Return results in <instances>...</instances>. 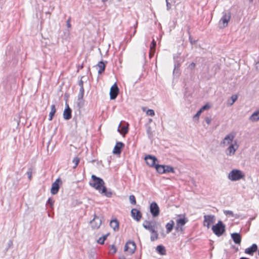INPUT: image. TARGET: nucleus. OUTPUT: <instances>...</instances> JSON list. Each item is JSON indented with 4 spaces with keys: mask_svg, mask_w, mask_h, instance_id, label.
Wrapping results in <instances>:
<instances>
[{
    "mask_svg": "<svg viewBox=\"0 0 259 259\" xmlns=\"http://www.w3.org/2000/svg\"><path fill=\"white\" fill-rule=\"evenodd\" d=\"M129 199L132 204L135 205L136 204V199L134 195H131L129 197Z\"/></svg>",
    "mask_w": 259,
    "mask_h": 259,
    "instance_id": "72a5a7b5",
    "label": "nucleus"
},
{
    "mask_svg": "<svg viewBox=\"0 0 259 259\" xmlns=\"http://www.w3.org/2000/svg\"><path fill=\"white\" fill-rule=\"evenodd\" d=\"M151 222L148 221H145L143 224V227H144V225H151Z\"/></svg>",
    "mask_w": 259,
    "mask_h": 259,
    "instance_id": "bf43d9fd",
    "label": "nucleus"
},
{
    "mask_svg": "<svg viewBox=\"0 0 259 259\" xmlns=\"http://www.w3.org/2000/svg\"><path fill=\"white\" fill-rule=\"evenodd\" d=\"M119 94V88L116 84L114 83L111 87L110 91V97L111 100H114L116 98Z\"/></svg>",
    "mask_w": 259,
    "mask_h": 259,
    "instance_id": "0eeeda50",
    "label": "nucleus"
},
{
    "mask_svg": "<svg viewBox=\"0 0 259 259\" xmlns=\"http://www.w3.org/2000/svg\"><path fill=\"white\" fill-rule=\"evenodd\" d=\"M174 225L175 223L172 220H171L169 223L166 224L165 225L166 233L168 234L172 231L174 227Z\"/></svg>",
    "mask_w": 259,
    "mask_h": 259,
    "instance_id": "a878e982",
    "label": "nucleus"
},
{
    "mask_svg": "<svg viewBox=\"0 0 259 259\" xmlns=\"http://www.w3.org/2000/svg\"><path fill=\"white\" fill-rule=\"evenodd\" d=\"M165 173L172 172L175 173V171L173 167L170 165H164Z\"/></svg>",
    "mask_w": 259,
    "mask_h": 259,
    "instance_id": "7c9ffc66",
    "label": "nucleus"
},
{
    "mask_svg": "<svg viewBox=\"0 0 259 259\" xmlns=\"http://www.w3.org/2000/svg\"><path fill=\"white\" fill-rule=\"evenodd\" d=\"M195 66H196V64L194 62H192L188 66V68L189 69L192 71L194 69Z\"/></svg>",
    "mask_w": 259,
    "mask_h": 259,
    "instance_id": "8fccbe9b",
    "label": "nucleus"
},
{
    "mask_svg": "<svg viewBox=\"0 0 259 259\" xmlns=\"http://www.w3.org/2000/svg\"><path fill=\"white\" fill-rule=\"evenodd\" d=\"M121 122L119 124L117 131L121 134H126L128 132V124L125 123L124 124H121Z\"/></svg>",
    "mask_w": 259,
    "mask_h": 259,
    "instance_id": "2eb2a0df",
    "label": "nucleus"
},
{
    "mask_svg": "<svg viewBox=\"0 0 259 259\" xmlns=\"http://www.w3.org/2000/svg\"><path fill=\"white\" fill-rule=\"evenodd\" d=\"M70 20H71V18H69V19L67 20V27L68 28H70L71 27V24H70Z\"/></svg>",
    "mask_w": 259,
    "mask_h": 259,
    "instance_id": "052dcab7",
    "label": "nucleus"
},
{
    "mask_svg": "<svg viewBox=\"0 0 259 259\" xmlns=\"http://www.w3.org/2000/svg\"><path fill=\"white\" fill-rule=\"evenodd\" d=\"M147 114L153 116L155 115L154 111L152 109H148L147 111Z\"/></svg>",
    "mask_w": 259,
    "mask_h": 259,
    "instance_id": "a18cd8bd",
    "label": "nucleus"
},
{
    "mask_svg": "<svg viewBox=\"0 0 259 259\" xmlns=\"http://www.w3.org/2000/svg\"><path fill=\"white\" fill-rule=\"evenodd\" d=\"M158 238V234L156 233L155 234H153V235H151L150 240L151 241H154L157 240Z\"/></svg>",
    "mask_w": 259,
    "mask_h": 259,
    "instance_id": "58836bf2",
    "label": "nucleus"
},
{
    "mask_svg": "<svg viewBox=\"0 0 259 259\" xmlns=\"http://www.w3.org/2000/svg\"><path fill=\"white\" fill-rule=\"evenodd\" d=\"M109 234H107L106 235H103V236L100 237L97 241V242L100 244H103L104 243L105 240L107 239V236Z\"/></svg>",
    "mask_w": 259,
    "mask_h": 259,
    "instance_id": "473e14b6",
    "label": "nucleus"
},
{
    "mask_svg": "<svg viewBox=\"0 0 259 259\" xmlns=\"http://www.w3.org/2000/svg\"><path fill=\"white\" fill-rule=\"evenodd\" d=\"M80 161V159L77 157H75L72 160V162L74 163V166H73V168H75L78 165L79 162Z\"/></svg>",
    "mask_w": 259,
    "mask_h": 259,
    "instance_id": "e433bc0d",
    "label": "nucleus"
},
{
    "mask_svg": "<svg viewBox=\"0 0 259 259\" xmlns=\"http://www.w3.org/2000/svg\"><path fill=\"white\" fill-rule=\"evenodd\" d=\"M202 112L200 111V110L199 109L197 112V113L195 114V115L194 116V118H197V119H198L199 116L200 115V114H201Z\"/></svg>",
    "mask_w": 259,
    "mask_h": 259,
    "instance_id": "3c124183",
    "label": "nucleus"
},
{
    "mask_svg": "<svg viewBox=\"0 0 259 259\" xmlns=\"http://www.w3.org/2000/svg\"><path fill=\"white\" fill-rule=\"evenodd\" d=\"M249 119L252 121L255 122L259 120V110L254 112L249 118Z\"/></svg>",
    "mask_w": 259,
    "mask_h": 259,
    "instance_id": "b1692460",
    "label": "nucleus"
},
{
    "mask_svg": "<svg viewBox=\"0 0 259 259\" xmlns=\"http://www.w3.org/2000/svg\"><path fill=\"white\" fill-rule=\"evenodd\" d=\"M84 88L83 87V88H80L79 93H81V94H84Z\"/></svg>",
    "mask_w": 259,
    "mask_h": 259,
    "instance_id": "e2e57ef3",
    "label": "nucleus"
},
{
    "mask_svg": "<svg viewBox=\"0 0 259 259\" xmlns=\"http://www.w3.org/2000/svg\"><path fill=\"white\" fill-rule=\"evenodd\" d=\"M136 249V245L135 242L128 241L124 246V251H128L131 254L135 252Z\"/></svg>",
    "mask_w": 259,
    "mask_h": 259,
    "instance_id": "39448f33",
    "label": "nucleus"
},
{
    "mask_svg": "<svg viewBox=\"0 0 259 259\" xmlns=\"http://www.w3.org/2000/svg\"><path fill=\"white\" fill-rule=\"evenodd\" d=\"M237 95H233L231 97L232 100V102L230 103L231 105H232L237 100Z\"/></svg>",
    "mask_w": 259,
    "mask_h": 259,
    "instance_id": "49530a36",
    "label": "nucleus"
},
{
    "mask_svg": "<svg viewBox=\"0 0 259 259\" xmlns=\"http://www.w3.org/2000/svg\"><path fill=\"white\" fill-rule=\"evenodd\" d=\"M233 241L238 244H240L241 241V236L239 233H233L231 235Z\"/></svg>",
    "mask_w": 259,
    "mask_h": 259,
    "instance_id": "a211bd4d",
    "label": "nucleus"
},
{
    "mask_svg": "<svg viewBox=\"0 0 259 259\" xmlns=\"http://www.w3.org/2000/svg\"><path fill=\"white\" fill-rule=\"evenodd\" d=\"M257 250V245L254 243L250 247L245 249L244 252L246 254L252 255Z\"/></svg>",
    "mask_w": 259,
    "mask_h": 259,
    "instance_id": "dca6fc26",
    "label": "nucleus"
},
{
    "mask_svg": "<svg viewBox=\"0 0 259 259\" xmlns=\"http://www.w3.org/2000/svg\"><path fill=\"white\" fill-rule=\"evenodd\" d=\"M117 250L115 246L114 245H112L110 249V252L111 253L114 254L116 253Z\"/></svg>",
    "mask_w": 259,
    "mask_h": 259,
    "instance_id": "a19ab883",
    "label": "nucleus"
},
{
    "mask_svg": "<svg viewBox=\"0 0 259 259\" xmlns=\"http://www.w3.org/2000/svg\"><path fill=\"white\" fill-rule=\"evenodd\" d=\"M155 168L158 173H159V174H164L165 173L164 165H160V164H157L155 166Z\"/></svg>",
    "mask_w": 259,
    "mask_h": 259,
    "instance_id": "bb28decb",
    "label": "nucleus"
},
{
    "mask_svg": "<svg viewBox=\"0 0 259 259\" xmlns=\"http://www.w3.org/2000/svg\"><path fill=\"white\" fill-rule=\"evenodd\" d=\"M150 211L153 217L155 218L159 215L160 209L156 202L153 201L150 204Z\"/></svg>",
    "mask_w": 259,
    "mask_h": 259,
    "instance_id": "20e7f679",
    "label": "nucleus"
},
{
    "mask_svg": "<svg viewBox=\"0 0 259 259\" xmlns=\"http://www.w3.org/2000/svg\"><path fill=\"white\" fill-rule=\"evenodd\" d=\"M144 228L145 229L149 230L152 234H155L157 233V231L155 229L154 225H144Z\"/></svg>",
    "mask_w": 259,
    "mask_h": 259,
    "instance_id": "c85d7f7f",
    "label": "nucleus"
},
{
    "mask_svg": "<svg viewBox=\"0 0 259 259\" xmlns=\"http://www.w3.org/2000/svg\"><path fill=\"white\" fill-rule=\"evenodd\" d=\"M26 175L28 179L31 180L32 178V169L31 168H29L28 171L26 172Z\"/></svg>",
    "mask_w": 259,
    "mask_h": 259,
    "instance_id": "c03bdc74",
    "label": "nucleus"
},
{
    "mask_svg": "<svg viewBox=\"0 0 259 259\" xmlns=\"http://www.w3.org/2000/svg\"><path fill=\"white\" fill-rule=\"evenodd\" d=\"M110 225L114 231H117L119 230V222L116 219H114L110 221Z\"/></svg>",
    "mask_w": 259,
    "mask_h": 259,
    "instance_id": "412c9836",
    "label": "nucleus"
},
{
    "mask_svg": "<svg viewBox=\"0 0 259 259\" xmlns=\"http://www.w3.org/2000/svg\"><path fill=\"white\" fill-rule=\"evenodd\" d=\"M234 137L235 135L233 134H229L224 139L223 143L224 144H225V143H227V144H230L233 141Z\"/></svg>",
    "mask_w": 259,
    "mask_h": 259,
    "instance_id": "aec40b11",
    "label": "nucleus"
},
{
    "mask_svg": "<svg viewBox=\"0 0 259 259\" xmlns=\"http://www.w3.org/2000/svg\"><path fill=\"white\" fill-rule=\"evenodd\" d=\"M54 201L52 198H49L47 202V205H50L52 209H53Z\"/></svg>",
    "mask_w": 259,
    "mask_h": 259,
    "instance_id": "f704fd0d",
    "label": "nucleus"
},
{
    "mask_svg": "<svg viewBox=\"0 0 259 259\" xmlns=\"http://www.w3.org/2000/svg\"><path fill=\"white\" fill-rule=\"evenodd\" d=\"M83 67V64H82L81 65L78 66V69H82Z\"/></svg>",
    "mask_w": 259,
    "mask_h": 259,
    "instance_id": "0e129e2a",
    "label": "nucleus"
},
{
    "mask_svg": "<svg viewBox=\"0 0 259 259\" xmlns=\"http://www.w3.org/2000/svg\"><path fill=\"white\" fill-rule=\"evenodd\" d=\"M166 9H167V10H169L171 8V5L168 2V0H166Z\"/></svg>",
    "mask_w": 259,
    "mask_h": 259,
    "instance_id": "13d9d810",
    "label": "nucleus"
},
{
    "mask_svg": "<svg viewBox=\"0 0 259 259\" xmlns=\"http://www.w3.org/2000/svg\"><path fill=\"white\" fill-rule=\"evenodd\" d=\"M188 34L189 35V39L190 42L191 43V45L195 44L197 41L196 40H193L192 39V36L191 35L189 29L188 30Z\"/></svg>",
    "mask_w": 259,
    "mask_h": 259,
    "instance_id": "37998d69",
    "label": "nucleus"
},
{
    "mask_svg": "<svg viewBox=\"0 0 259 259\" xmlns=\"http://www.w3.org/2000/svg\"><path fill=\"white\" fill-rule=\"evenodd\" d=\"M76 104H77V107L79 109H80V108H82L84 106V100H83V99H77V100L76 102Z\"/></svg>",
    "mask_w": 259,
    "mask_h": 259,
    "instance_id": "2f4dec72",
    "label": "nucleus"
},
{
    "mask_svg": "<svg viewBox=\"0 0 259 259\" xmlns=\"http://www.w3.org/2000/svg\"><path fill=\"white\" fill-rule=\"evenodd\" d=\"M230 12H228V13H225L221 19L220 22H222L224 27H226L228 25V22L230 21Z\"/></svg>",
    "mask_w": 259,
    "mask_h": 259,
    "instance_id": "4468645a",
    "label": "nucleus"
},
{
    "mask_svg": "<svg viewBox=\"0 0 259 259\" xmlns=\"http://www.w3.org/2000/svg\"><path fill=\"white\" fill-rule=\"evenodd\" d=\"M84 96V94L79 93L78 95L77 99H83Z\"/></svg>",
    "mask_w": 259,
    "mask_h": 259,
    "instance_id": "680f3d73",
    "label": "nucleus"
},
{
    "mask_svg": "<svg viewBox=\"0 0 259 259\" xmlns=\"http://www.w3.org/2000/svg\"><path fill=\"white\" fill-rule=\"evenodd\" d=\"M119 259H126L124 256L119 257Z\"/></svg>",
    "mask_w": 259,
    "mask_h": 259,
    "instance_id": "338daca9",
    "label": "nucleus"
},
{
    "mask_svg": "<svg viewBox=\"0 0 259 259\" xmlns=\"http://www.w3.org/2000/svg\"><path fill=\"white\" fill-rule=\"evenodd\" d=\"M103 195L107 197H111L112 195V192L110 189L108 190L107 188L103 185L100 189V191H99Z\"/></svg>",
    "mask_w": 259,
    "mask_h": 259,
    "instance_id": "f3484780",
    "label": "nucleus"
},
{
    "mask_svg": "<svg viewBox=\"0 0 259 259\" xmlns=\"http://www.w3.org/2000/svg\"><path fill=\"white\" fill-rule=\"evenodd\" d=\"M13 241L12 240H10L8 243V247L6 248V250H8L9 248L13 246Z\"/></svg>",
    "mask_w": 259,
    "mask_h": 259,
    "instance_id": "5fc2aeb1",
    "label": "nucleus"
},
{
    "mask_svg": "<svg viewBox=\"0 0 259 259\" xmlns=\"http://www.w3.org/2000/svg\"><path fill=\"white\" fill-rule=\"evenodd\" d=\"M84 77L83 76H82L81 77V79L79 81V82H78V85L80 87V88H83V80H82V79Z\"/></svg>",
    "mask_w": 259,
    "mask_h": 259,
    "instance_id": "864d4df0",
    "label": "nucleus"
},
{
    "mask_svg": "<svg viewBox=\"0 0 259 259\" xmlns=\"http://www.w3.org/2000/svg\"><path fill=\"white\" fill-rule=\"evenodd\" d=\"M56 112V109L55 105H52L51 107V112L49 113V120L51 121Z\"/></svg>",
    "mask_w": 259,
    "mask_h": 259,
    "instance_id": "cd10ccee",
    "label": "nucleus"
},
{
    "mask_svg": "<svg viewBox=\"0 0 259 259\" xmlns=\"http://www.w3.org/2000/svg\"><path fill=\"white\" fill-rule=\"evenodd\" d=\"M175 230L177 232H183V226H177L176 225V226H175Z\"/></svg>",
    "mask_w": 259,
    "mask_h": 259,
    "instance_id": "09e8293b",
    "label": "nucleus"
},
{
    "mask_svg": "<svg viewBox=\"0 0 259 259\" xmlns=\"http://www.w3.org/2000/svg\"><path fill=\"white\" fill-rule=\"evenodd\" d=\"M205 121L207 124H210L211 121V119L210 117H207L205 118Z\"/></svg>",
    "mask_w": 259,
    "mask_h": 259,
    "instance_id": "4d7b16f0",
    "label": "nucleus"
},
{
    "mask_svg": "<svg viewBox=\"0 0 259 259\" xmlns=\"http://www.w3.org/2000/svg\"><path fill=\"white\" fill-rule=\"evenodd\" d=\"M97 67H98L99 69L98 70V74H101L103 72H104L106 68V64L103 61H100L98 64L97 65Z\"/></svg>",
    "mask_w": 259,
    "mask_h": 259,
    "instance_id": "4be33fe9",
    "label": "nucleus"
},
{
    "mask_svg": "<svg viewBox=\"0 0 259 259\" xmlns=\"http://www.w3.org/2000/svg\"><path fill=\"white\" fill-rule=\"evenodd\" d=\"M156 250L160 255H163L166 254L165 248L162 245H158L156 248Z\"/></svg>",
    "mask_w": 259,
    "mask_h": 259,
    "instance_id": "393cba45",
    "label": "nucleus"
},
{
    "mask_svg": "<svg viewBox=\"0 0 259 259\" xmlns=\"http://www.w3.org/2000/svg\"><path fill=\"white\" fill-rule=\"evenodd\" d=\"M63 118L65 120H68L72 117V110L70 108H65L63 114Z\"/></svg>",
    "mask_w": 259,
    "mask_h": 259,
    "instance_id": "6ab92c4d",
    "label": "nucleus"
},
{
    "mask_svg": "<svg viewBox=\"0 0 259 259\" xmlns=\"http://www.w3.org/2000/svg\"><path fill=\"white\" fill-rule=\"evenodd\" d=\"M180 74V69L174 68L173 70V74L176 75H179Z\"/></svg>",
    "mask_w": 259,
    "mask_h": 259,
    "instance_id": "de8ad7c7",
    "label": "nucleus"
},
{
    "mask_svg": "<svg viewBox=\"0 0 259 259\" xmlns=\"http://www.w3.org/2000/svg\"><path fill=\"white\" fill-rule=\"evenodd\" d=\"M224 213L226 215H229V216H231V217H234L233 212L232 211H231V210H224Z\"/></svg>",
    "mask_w": 259,
    "mask_h": 259,
    "instance_id": "79ce46f5",
    "label": "nucleus"
},
{
    "mask_svg": "<svg viewBox=\"0 0 259 259\" xmlns=\"http://www.w3.org/2000/svg\"><path fill=\"white\" fill-rule=\"evenodd\" d=\"M146 132L148 135V138L150 139H151L153 138V132L152 131V128L150 125L146 126Z\"/></svg>",
    "mask_w": 259,
    "mask_h": 259,
    "instance_id": "c756f323",
    "label": "nucleus"
},
{
    "mask_svg": "<svg viewBox=\"0 0 259 259\" xmlns=\"http://www.w3.org/2000/svg\"><path fill=\"white\" fill-rule=\"evenodd\" d=\"M176 58H178V56H174V59L175 60L174 68L179 69V67L181 65V63L179 61L176 60Z\"/></svg>",
    "mask_w": 259,
    "mask_h": 259,
    "instance_id": "c9c22d12",
    "label": "nucleus"
},
{
    "mask_svg": "<svg viewBox=\"0 0 259 259\" xmlns=\"http://www.w3.org/2000/svg\"><path fill=\"white\" fill-rule=\"evenodd\" d=\"M60 183H62V181L60 178L57 179L52 185L51 192L52 194H56L60 189Z\"/></svg>",
    "mask_w": 259,
    "mask_h": 259,
    "instance_id": "6e6552de",
    "label": "nucleus"
},
{
    "mask_svg": "<svg viewBox=\"0 0 259 259\" xmlns=\"http://www.w3.org/2000/svg\"><path fill=\"white\" fill-rule=\"evenodd\" d=\"M131 212L132 217L137 222H139L140 221L142 217V214L139 210L136 208H133L131 210Z\"/></svg>",
    "mask_w": 259,
    "mask_h": 259,
    "instance_id": "f8f14e48",
    "label": "nucleus"
},
{
    "mask_svg": "<svg viewBox=\"0 0 259 259\" xmlns=\"http://www.w3.org/2000/svg\"><path fill=\"white\" fill-rule=\"evenodd\" d=\"M65 108H70L69 105L67 103L65 104Z\"/></svg>",
    "mask_w": 259,
    "mask_h": 259,
    "instance_id": "69168bd1",
    "label": "nucleus"
},
{
    "mask_svg": "<svg viewBox=\"0 0 259 259\" xmlns=\"http://www.w3.org/2000/svg\"><path fill=\"white\" fill-rule=\"evenodd\" d=\"M235 144H232L226 150V153L227 155L232 156L234 155L235 151L238 148V146L236 144V142H235Z\"/></svg>",
    "mask_w": 259,
    "mask_h": 259,
    "instance_id": "9b49d317",
    "label": "nucleus"
},
{
    "mask_svg": "<svg viewBox=\"0 0 259 259\" xmlns=\"http://www.w3.org/2000/svg\"><path fill=\"white\" fill-rule=\"evenodd\" d=\"M155 50H150V52H149V56L150 58L153 57V56L155 54Z\"/></svg>",
    "mask_w": 259,
    "mask_h": 259,
    "instance_id": "603ef678",
    "label": "nucleus"
},
{
    "mask_svg": "<svg viewBox=\"0 0 259 259\" xmlns=\"http://www.w3.org/2000/svg\"><path fill=\"white\" fill-rule=\"evenodd\" d=\"M19 180H20L19 178H18V177H16V180L14 181V182H13V185L15 187H16L17 186V185L18 184Z\"/></svg>",
    "mask_w": 259,
    "mask_h": 259,
    "instance_id": "6e6d98bb",
    "label": "nucleus"
},
{
    "mask_svg": "<svg viewBox=\"0 0 259 259\" xmlns=\"http://www.w3.org/2000/svg\"><path fill=\"white\" fill-rule=\"evenodd\" d=\"M90 223L92 229H98L102 224V220L96 214H94L93 219L90 221Z\"/></svg>",
    "mask_w": 259,
    "mask_h": 259,
    "instance_id": "423d86ee",
    "label": "nucleus"
},
{
    "mask_svg": "<svg viewBox=\"0 0 259 259\" xmlns=\"http://www.w3.org/2000/svg\"><path fill=\"white\" fill-rule=\"evenodd\" d=\"M245 177L244 174L242 171L238 169H233L228 174V178L232 181H238L243 179Z\"/></svg>",
    "mask_w": 259,
    "mask_h": 259,
    "instance_id": "7ed1b4c3",
    "label": "nucleus"
},
{
    "mask_svg": "<svg viewBox=\"0 0 259 259\" xmlns=\"http://www.w3.org/2000/svg\"><path fill=\"white\" fill-rule=\"evenodd\" d=\"M240 259H249V258H248L245 257H241Z\"/></svg>",
    "mask_w": 259,
    "mask_h": 259,
    "instance_id": "774afa93",
    "label": "nucleus"
},
{
    "mask_svg": "<svg viewBox=\"0 0 259 259\" xmlns=\"http://www.w3.org/2000/svg\"><path fill=\"white\" fill-rule=\"evenodd\" d=\"M210 108V106L208 103H207L205 104L204 106H203L200 109V111L203 112L204 110H208Z\"/></svg>",
    "mask_w": 259,
    "mask_h": 259,
    "instance_id": "4c0bfd02",
    "label": "nucleus"
},
{
    "mask_svg": "<svg viewBox=\"0 0 259 259\" xmlns=\"http://www.w3.org/2000/svg\"><path fill=\"white\" fill-rule=\"evenodd\" d=\"M188 222V219L184 217L183 218H180L176 221V225L177 226H184L186 223Z\"/></svg>",
    "mask_w": 259,
    "mask_h": 259,
    "instance_id": "5701e85b",
    "label": "nucleus"
},
{
    "mask_svg": "<svg viewBox=\"0 0 259 259\" xmlns=\"http://www.w3.org/2000/svg\"><path fill=\"white\" fill-rule=\"evenodd\" d=\"M213 233L218 237L221 236L226 231V225L222 221L218 222L211 228Z\"/></svg>",
    "mask_w": 259,
    "mask_h": 259,
    "instance_id": "f257e3e1",
    "label": "nucleus"
},
{
    "mask_svg": "<svg viewBox=\"0 0 259 259\" xmlns=\"http://www.w3.org/2000/svg\"><path fill=\"white\" fill-rule=\"evenodd\" d=\"M145 160L146 163L151 167H154L156 165V162L157 161V159L154 156L148 155L145 156Z\"/></svg>",
    "mask_w": 259,
    "mask_h": 259,
    "instance_id": "1a4fd4ad",
    "label": "nucleus"
},
{
    "mask_svg": "<svg viewBox=\"0 0 259 259\" xmlns=\"http://www.w3.org/2000/svg\"><path fill=\"white\" fill-rule=\"evenodd\" d=\"M124 147V144L121 142H117L113 150V153L114 154L119 155L122 151V148Z\"/></svg>",
    "mask_w": 259,
    "mask_h": 259,
    "instance_id": "ddd939ff",
    "label": "nucleus"
},
{
    "mask_svg": "<svg viewBox=\"0 0 259 259\" xmlns=\"http://www.w3.org/2000/svg\"><path fill=\"white\" fill-rule=\"evenodd\" d=\"M203 225L206 226L207 228L210 227V224H213L215 221V217L213 215H205L204 216Z\"/></svg>",
    "mask_w": 259,
    "mask_h": 259,
    "instance_id": "9d476101",
    "label": "nucleus"
},
{
    "mask_svg": "<svg viewBox=\"0 0 259 259\" xmlns=\"http://www.w3.org/2000/svg\"><path fill=\"white\" fill-rule=\"evenodd\" d=\"M156 46V42L155 40L153 39L151 43L150 46V50H155V47Z\"/></svg>",
    "mask_w": 259,
    "mask_h": 259,
    "instance_id": "ea45409f",
    "label": "nucleus"
},
{
    "mask_svg": "<svg viewBox=\"0 0 259 259\" xmlns=\"http://www.w3.org/2000/svg\"><path fill=\"white\" fill-rule=\"evenodd\" d=\"M91 178L92 179V182L90 183V185L95 189L100 191L101 188L105 184L103 180L94 175H93Z\"/></svg>",
    "mask_w": 259,
    "mask_h": 259,
    "instance_id": "f03ea898",
    "label": "nucleus"
}]
</instances>
